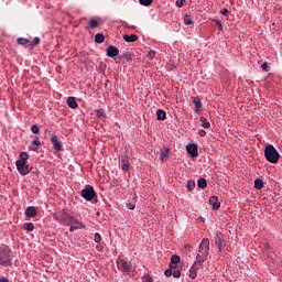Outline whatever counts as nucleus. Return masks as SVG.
<instances>
[{
  "mask_svg": "<svg viewBox=\"0 0 282 282\" xmlns=\"http://www.w3.org/2000/svg\"><path fill=\"white\" fill-rule=\"evenodd\" d=\"M88 25L91 29L98 28V25H100V18L90 19Z\"/></svg>",
  "mask_w": 282,
  "mask_h": 282,
  "instance_id": "obj_19",
  "label": "nucleus"
},
{
  "mask_svg": "<svg viewBox=\"0 0 282 282\" xmlns=\"http://www.w3.org/2000/svg\"><path fill=\"white\" fill-rule=\"evenodd\" d=\"M209 254H210V240H208V238H204L199 245L198 253L196 256V261H198V263H204V261L208 259Z\"/></svg>",
  "mask_w": 282,
  "mask_h": 282,
  "instance_id": "obj_3",
  "label": "nucleus"
},
{
  "mask_svg": "<svg viewBox=\"0 0 282 282\" xmlns=\"http://www.w3.org/2000/svg\"><path fill=\"white\" fill-rule=\"evenodd\" d=\"M156 120H161V121L166 120V111L162 109L156 110Z\"/></svg>",
  "mask_w": 282,
  "mask_h": 282,
  "instance_id": "obj_20",
  "label": "nucleus"
},
{
  "mask_svg": "<svg viewBox=\"0 0 282 282\" xmlns=\"http://www.w3.org/2000/svg\"><path fill=\"white\" fill-rule=\"evenodd\" d=\"M220 14H223V17H228V14H230V11H228V9H223L220 11Z\"/></svg>",
  "mask_w": 282,
  "mask_h": 282,
  "instance_id": "obj_43",
  "label": "nucleus"
},
{
  "mask_svg": "<svg viewBox=\"0 0 282 282\" xmlns=\"http://www.w3.org/2000/svg\"><path fill=\"white\" fill-rule=\"evenodd\" d=\"M139 3H141V6H151V3H153V0H139Z\"/></svg>",
  "mask_w": 282,
  "mask_h": 282,
  "instance_id": "obj_38",
  "label": "nucleus"
},
{
  "mask_svg": "<svg viewBox=\"0 0 282 282\" xmlns=\"http://www.w3.org/2000/svg\"><path fill=\"white\" fill-rule=\"evenodd\" d=\"M185 1H186V0H176L175 6H176L177 8H184Z\"/></svg>",
  "mask_w": 282,
  "mask_h": 282,
  "instance_id": "obj_41",
  "label": "nucleus"
},
{
  "mask_svg": "<svg viewBox=\"0 0 282 282\" xmlns=\"http://www.w3.org/2000/svg\"><path fill=\"white\" fill-rule=\"evenodd\" d=\"M123 41H126V43H135V41H138V35L137 34H131V35H123Z\"/></svg>",
  "mask_w": 282,
  "mask_h": 282,
  "instance_id": "obj_18",
  "label": "nucleus"
},
{
  "mask_svg": "<svg viewBox=\"0 0 282 282\" xmlns=\"http://www.w3.org/2000/svg\"><path fill=\"white\" fill-rule=\"evenodd\" d=\"M67 106L70 108V109H77L78 107V102L76 101V98L75 97H68L67 100Z\"/></svg>",
  "mask_w": 282,
  "mask_h": 282,
  "instance_id": "obj_16",
  "label": "nucleus"
},
{
  "mask_svg": "<svg viewBox=\"0 0 282 282\" xmlns=\"http://www.w3.org/2000/svg\"><path fill=\"white\" fill-rule=\"evenodd\" d=\"M180 256H172L170 268H176L180 262Z\"/></svg>",
  "mask_w": 282,
  "mask_h": 282,
  "instance_id": "obj_22",
  "label": "nucleus"
},
{
  "mask_svg": "<svg viewBox=\"0 0 282 282\" xmlns=\"http://www.w3.org/2000/svg\"><path fill=\"white\" fill-rule=\"evenodd\" d=\"M95 43H105V35L102 33H97L95 35Z\"/></svg>",
  "mask_w": 282,
  "mask_h": 282,
  "instance_id": "obj_25",
  "label": "nucleus"
},
{
  "mask_svg": "<svg viewBox=\"0 0 282 282\" xmlns=\"http://www.w3.org/2000/svg\"><path fill=\"white\" fill-rule=\"evenodd\" d=\"M39 43H41V39L40 37H34L33 39V45H39Z\"/></svg>",
  "mask_w": 282,
  "mask_h": 282,
  "instance_id": "obj_46",
  "label": "nucleus"
},
{
  "mask_svg": "<svg viewBox=\"0 0 282 282\" xmlns=\"http://www.w3.org/2000/svg\"><path fill=\"white\" fill-rule=\"evenodd\" d=\"M261 68L263 69V72H269L268 63H263L261 65Z\"/></svg>",
  "mask_w": 282,
  "mask_h": 282,
  "instance_id": "obj_45",
  "label": "nucleus"
},
{
  "mask_svg": "<svg viewBox=\"0 0 282 282\" xmlns=\"http://www.w3.org/2000/svg\"><path fill=\"white\" fill-rule=\"evenodd\" d=\"M80 224H83V223H80V221L78 220V223H73V226H80Z\"/></svg>",
  "mask_w": 282,
  "mask_h": 282,
  "instance_id": "obj_51",
  "label": "nucleus"
},
{
  "mask_svg": "<svg viewBox=\"0 0 282 282\" xmlns=\"http://www.w3.org/2000/svg\"><path fill=\"white\" fill-rule=\"evenodd\" d=\"M41 144V141L39 140V137L35 138V140H33L29 147L30 151H39V145Z\"/></svg>",
  "mask_w": 282,
  "mask_h": 282,
  "instance_id": "obj_15",
  "label": "nucleus"
},
{
  "mask_svg": "<svg viewBox=\"0 0 282 282\" xmlns=\"http://www.w3.org/2000/svg\"><path fill=\"white\" fill-rule=\"evenodd\" d=\"M193 102L195 105L196 111H199V109H202V100L199 98L195 97L193 99Z\"/></svg>",
  "mask_w": 282,
  "mask_h": 282,
  "instance_id": "obj_28",
  "label": "nucleus"
},
{
  "mask_svg": "<svg viewBox=\"0 0 282 282\" xmlns=\"http://www.w3.org/2000/svg\"><path fill=\"white\" fill-rule=\"evenodd\" d=\"M121 169L122 171H129V161H122L121 162Z\"/></svg>",
  "mask_w": 282,
  "mask_h": 282,
  "instance_id": "obj_35",
  "label": "nucleus"
},
{
  "mask_svg": "<svg viewBox=\"0 0 282 282\" xmlns=\"http://www.w3.org/2000/svg\"><path fill=\"white\" fill-rule=\"evenodd\" d=\"M51 143L53 144L54 151H57V152L63 151V141H61V138H58V135L53 134L51 137Z\"/></svg>",
  "mask_w": 282,
  "mask_h": 282,
  "instance_id": "obj_9",
  "label": "nucleus"
},
{
  "mask_svg": "<svg viewBox=\"0 0 282 282\" xmlns=\"http://www.w3.org/2000/svg\"><path fill=\"white\" fill-rule=\"evenodd\" d=\"M215 247L218 248L219 251H221V248L224 246V240H221V237L219 235H216L214 237Z\"/></svg>",
  "mask_w": 282,
  "mask_h": 282,
  "instance_id": "obj_17",
  "label": "nucleus"
},
{
  "mask_svg": "<svg viewBox=\"0 0 282 282\" xmlns=\"http://www.w3.org/2000/svg\"><path fill=\"white\" fill-rule=\"evenodd\" d=\"M147 57L153 61V58H155V51H149Z\"/></svg>",
  "mask_w": 282,
  "mask_h": 282,
  "instance_id": "obj_40",
  "label": "nucleus"
},
{
  "mask_svg": "<svg viewBox=\"0 0 282 282\" xmlns=\"http://www.w3.org/2000/svg\"><path fill=\"white\" fill-rule=\"evenodd\" d=\"M106 54L109 58H116V56H118V54H120V51L118 50V47L110 45L107 47Z\"/></svg>",
  "mask_w": 282,
  "mask_h": 282,
  "instance_id": "obj_11",
  "label": "nucleus"
},
{
  "mask_svg": "<svg viewBox=\"0 0 282 282\" xmlns=\"http://www.w3.org/2000/svg\"><path fill=\"white\" fill-rule=\"evenodd\" d=\"M57 221L63 226H72V224H78V219L69 215L67 212H62L57 215Z\"/></svg>",
  "mask_w": 282,
  "mask_h": 282,
  "instance_id": "obj_5",
  "label": "nucleus"
},
{
  "mask_svg": "<svg viewBox=\"0 0 282 282\" xmlns=\"http://www.w3.org/2000/svg\"><path fill=\"white\" fill-rule=\"evenodd\" d=\"M183 21H184L185 25H193V19L188 14L184 15Z\"/></svg>",
  "mask_w": 282,
  "mask_h": 282,
  "instance_id": "obj_30",
  "label": "nucleus"
},
{
  "mask_svg": "<svg viewBox=\"0 0 282 282\" xmlns=\"http://www.w3.org/2000/svg\"><path fill=\"white\" fill-rule=\"evenodd\" d=\"M209 204L213 206L214 210H219V208H221V203H219V197L217 196H212L209 198Z\"/></svg>",
  "mask_w": 282,
  "mask_h": 282,
  "instance_id": "obj_13",
  "label": "nucleus"
},
{
  "mask_svg": "<svg viewBox=\"0 0 282 282\" xmlns=\"http://www.w3.org/2000/svg\"><path fill=\"white\" fill-rule=\"evenodd\" d=\"M216 24H217V26H218L219 30H223L224 26L221 25V22L216 21Z\"/></svg>",
  "mask_w": 282,
  "mask_h": 282,
  "instance_id": "obj_50",
  "label": "nucleus"
},
{
  "mask_svg": "<svg viewBox=\"0 0 282 282\" xmlns=\"http://www.w3.org/2000/svg\"><path fill=\"white\" fill-rule=\"evenodd\" d=\"M117 268L120 272L129 274L131 272V262L124 259H117Z\"/></svg>",
  "mask_w": 282,
  "mask_h": 282,
  "instance_id": "obj_7",
  "label": "nucleus"
},
{
  "mask_svg": "<svg viewBox=\"0 0 282 282\" xmlns=\"http://www.w3.org/2000/svg\"><path fill=\"white\" fill-rule=\"evenodd\" d=\"M127 208H128L129 210H135V204L129 203V204H127Z\"/></svg>",
  "mask_w": 282,
  "mask_h": 282,
  "instance_id": "obj_44",
  "label": "nucleus"
},
{
  "mask_svg": "<svg viewBox=\"0 0 282 282\" xmlns=\"http://www.w3.org/2000/svg\"><path fill=\"white\" fill-rule=\"evenodd\" d=\"M199 120L204 129H210V122L208 121V119H206V117H200Z\"/></svg>",
  "mask_w": 282,
  "mask_h": 282,
  "instance_id": "obj_23",
  "label": "nucleus"
},
{
  "mask_svg": "<svg viewBox=\"0 0 282 282\" xmlns=\"http://www.w3.org/2000/svg\"><path fill=\"white\" fill-rule=\"evenodd\" d=\"M171 269H172V276H174V279H180V276H182V272L180 271V269H177V267L171 268Z\"/></svg>",
  "mask_w": 282,
  "mask_h": 282,
  "instance_id": "obj_27",
  "label": "nucleus"
},
{
  "mask_svg": "<svg viewBox=\"0 0 282 282\" xmlns=\"http://www.w3.org/2000/svg\"><path fill=\"white\" fill-rule=\"evenodd\" d=\"M254 188H257V191H261V188H263V181L261 178L254 180Z\"/></svg>",
  "mask_w": 282,
  "mask_h": 282,
  "instance_id": "obj_26",
  "label": "nucleus"
},
{
  "mask_svg": "<svg viewBox=\"0 0 282 282\" xmlns=\"http://www.w3.org/2000/svg\"><path fill=\"white\" fill-rule=\"evenodd\" d=\"M202 268H204V262H199V260H196L195 263L189 269V279H197V272H199Z\"/></svg>",
  "mask_w": 282,
  "mask_h": 282,
  "instance_id": "obj_8",
  "label": "nucleus"
},
{
  "mask_svg": "<svg viewBox=\"0 0 282 282\" xmlns=\"http://www.w3.org/2000/svg\"><path fill=\"white\" fill-rule=\"evenodd\" d=\"M187 191H195V181L187 182Z\"/></svg>",
  "mask_w": 282,
  "mask_h": 282,
  "instance_id": "obj_33",
  "label": "nucleus"
},
{
  "mask_svg": "<svg viewBox=\"0 0 282 282\" xmlns=\"http://www.w3.org/2000/svg\"><path fill=\"white\" fill-rule=\"evenodd\" d=\"M28 160H30L28 152H21L19 154V160L15 162V166L20 175H29L31 169L30 165H28Z\"/></svg>",
  "mask_w": 282,
  "mask_h": 282,
  "instance_id": "obj_2",
  "label": "nucleus"
},
{
  "mask_svg": "<svg viewBox=\"0 0 282 282\" xmlns=\"http://www.w3.org/2000/svg\"><path fill=\"white\" fill-rule=\"evenodd\" d=\"M37 213L39 212L36 210V207H34V206H29L25 209V216L29 217L30 219L36 217Z\"/></svg>",
  "mask_w": 282,
  "mask_h": 282,
  "instance_id": "obj_14",
  "label": "nucleus"
},
{
  "mask_svg": "<svg viewBox=\"0 0 282 282\" xmlns=\"http://www.w3.org/2000/svg\"><path fill=\"white\" fill-rule=\"evenodd\" d=\"M264 158L267 162H270L271 164H276V162H279V158H281V154L278 150L274 149V145L269 144L264 149Z\"/></svg>",
  "mask_w": 282,
  "mask_h": 282,
  "instance_id": "obj_4",
  "label": "nucleus"
},
{
  "mask_svg": "<svg viewBox=\"0 0 282 282\" xmlns=\"http://www.w3.org/2000/svg\"><path fill=\"white\" fill-rule=\"evenodd\" d=\"M24 230H26L28 232H33L34 230V225L32 223H25L23 226Z\"/></svg>",
  "mask_w": 282,
  "mask_h": 282,
  "instance_id": "obj_29",
  "label": "nucleus"
},
{
  "mask_svg": "<svg viewBox=\"0 0 282 282\" xmlns=\"http://www.w3.org/2000/svg\"><path fill=\"white\" fill-rule=\"evenodd\" d=\"M94 240L96 243H100V241H102V237L100 236V234L96 232Z\"/></svg>",
  "mask_w": 282,
  "mask_h": 282,
  "instance_id": "obj_39",
  "label": "nucleus"
},
{
  "mask_svg": "<svg viewBox=\"0 0 282 282\" xmlns=\"http://www.w3.org/2000/svg\"><path fill=\"white\" fill-rule=\"evenodd\" d=\"M165 276H173V269H167L164 272Z\"/></svg>",
  "mask_w": 282,
  "mask_h": 282,
  "instance_id": "obj_42",
  "label": "nucleus"
},
{
  "mask_svg": "<svg viewBox=\"0 0 282 282\" xmlns=\"http://www.w3.org/2000/svg\"><path fill=\"white\" fill-rule=\"evenodd\" d=\"M0 282H10V280H8V278H6V276H2V278H0Z\"/></svg>",
  "mask_w": 282,
  "mask_h": 282,
  "instance_id": "obj_49",
  "label": "nucleus"
},
{
  "mask_svg": "<svg viewBox=\"0 0 282 282\" xmlns=\"http://www.w3.org/2000/svg\"><path fill=\"white\" fill-rule=\"evenodd\" d=\"M68 226H70L69 227V232H74V230H83V229L86 228L85 224H79V226H76V225L72 224V225H68Z\"/></svg>",
  "mask_w": 282,
  "mask_h": 282,
  "instance_id": "obj_21",
  "label": "nucleus"
},
{
  "mask_svg": "<svg viewBox=\"0 0 282 282\" xmlns=\"http://www.w3.org/2000/svg\"><path fill=\"white\" fill-rule=\"evenodd\" d=\"M198 135H200V138H204L206 135V131L205 130H199Z\"/></svg>",
  "mask_w": 282,
  "mask_h": 282,
  "instance_id": "obj_48",
  "label": "nucleus"
},
{
  "mask_svg": "<svg viewBox=\"0 0 282 282\" xmlns=\"http://www.w3.org/2000/svg\"><path fill=\"white\" fill-rule=\"evenodd\" d=\"M13 258H14V254L12 253V249H10L8 245H1L0 246V265H3V268L12 267Z\"/></svg>",
  "mask_w": 282,
  "mask_h": 282,
  "instance_id": "obj_1",
  "label": "nucleus"
},
{
  "mask_svg": "<svg viewBox=\"0 0 282 282\" xmlns=\"http://www.w3.org/2000/svg\"><path fill=\"white\" fill-rule=\"evenodd\" d=\"M80 196L86 200V202H93V199H96V191L94 189V186L91 185H86L84 189L80 191Z\"/></svg>",
  "mask_w": 282,
  "mask_h": 282,
  "instance_id": "obj_6",
  "label": "nucleus"
},
{
  "mask_svg": "<svg viewBox=\"0 0 282 282\" xmlns=\"http://www.w3.org/2000/svg\"><path fill=\"white\" fill-rule=\"evenodd\" d=\"M131 30H135V26H130Z\"/></svg>",
  "mask_w": 282,
  "mask_h": 282,
  "instance_id": "obj_52",
  "label": "nucleus"
},
{
  "mask_svg": "<svg viewBox=\"0 0 282 282\" xmlns=\"http://www.w3.org/2000/svg\"><path fill=\"white\" fill-rule=\"evenodd\" d=\"M122 57L129 63L131 61H133L131 52H127L122 55Z\"/></svg>",
  "mask_w": 282,
  "mask_h": 282,
  "instance_id": "obj_32",
  "label": "nucleus"
},
{
  "mask_svg": "<svg viewBox=\"0 0 282 282\" xmlns=\"http://www.w3.org/2000/svg\"><path fill=\"white\" fill-rule=\"evenodd\" d=\"M160 160L161 162H166L169 160V153H171V149L169 147H163L160 149Z\"/></svg>",
  "mask_w": 282,
  "mask_h": 282,
  "instance_id": "obj_12",
  "label": "nucleus"
},
{
  "mask_svg": "<svg viewBox=\"0 0 282 282\" xmlns=\"http://www.w3.org/2000/svg\"><path fill=\"white\" fill-rule=\"evenodd\" d=\"M96 115L98 118H106L107 115L105 113V110L102 109H99V110H96Z\"/></svg>",
  "mask_w": 282,
  "mask_h": 282,
  "instance_id": "obj_34",
  "label": "nucleus"
},
{
  "mask_svg": "<svg viewBox=\"0 0 282 282\" xmlns=\"http://www.w3.org/2000/svg\"><path fill=\"white\" fill-rule=\"evenodd\" d=\"M197 186H198V188L204 189V188H206V186H208V182L206 181V178H199L197 181Z\"/></svg>",
  "mask_w": 282,
  "mask_h": 282,
  "instance_id": "obj_24",
  "label": "nucleus"
},
{
  "mask_svg": "<svg viewBox=\"0 0 282 282\" xmlns=\"http://www.w3.org/2000/svg\"><path fill=\"white\" fill-rule=\"evenodd\" d=\"M17 42H18V45H28L30 43V41L24 37L18 39Z\"/></svg>",
  "mask_w": 282,
  "mask_h": 282,
  "instance_id": "obj_31",
  "label": "nucleus"
},
{
  "mask_svg": "<svg viewBox=\"0 0 282 282\" xmlns=\"http://www.w3.org/2000/svg\"><path fill=\"white\" fill-rule=\"evenodd\" d=\"M142 282H153V278L149 274L142 276Z\"/></svg>",
  "mask_w": 282,
  "mask_h": 282,
  "instance_id": "obj_36",
  "label": "nucleus"
},
{
  "mask_svg": "<svg viewBox=\"0 0 282 282\" xmlns=\"http://www.w3.org/2000/svg\"><path fill=\"white\" fill-rule=\"evenodd\" d=\"M31 131H32V133L39 134L41 130L39 129L37 124H33L31 127Z\"/></svg>",
  "mask_w": 282,
  "mask_h": 282,
  "instance_id": "obj_37",
  "label": "nucleus"
},
{
  "mask_svg": "<svg viewBox=\"0 0 282 282\" xmlns=\"http://www.w3.org/2000/svg\"><path fill=\"white\" fill-rule=\"evenodd\" d=\"M104 248L105 247L102 245H97L96 246V250H98V252H102Z\"/></svg>",
  "mask_w": 282,
  "mask_h": 282,
  "instance_id": "obj_47",
  "label": "nucleus"
},
{
  "mask_svg": "<svg viewBox=\"0 0 282 282\" xmlns=\"http://www.w3.org/2000/svg\"><path fill=\"white\" fill-rule=\"evenodd\" d=\"M186 151L191 158H197L199 153L197 152V144L195 143H189L186 145Z\"/></svg>",
  "mask_w": 282,
  "mask_h": 282,
  "instance_id": "obj_10",
  "label": "nucleus"
}]
</instances>
